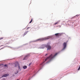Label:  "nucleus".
<instances>
[{"instance_id":"obj_9","label":"nucleus","mask_w":80,"mask_h":80,"mask_svg":"<svg viewBox=\"0 0 80 80\" xmlns=\"http://www.w3.org/2000/svg\"><path fill=\"white\" fill-rule=\"evenodd\" d=\"M59 34H60V33H56V34H55V35H56V36L57 37V36H59V35H60Z\"/></svg>"},{"instance_id":"obj_15","label":"nucleus","mask_w":80,"mask_h":80,"mask_svg":"<svg viewBox=\"0 0 80 80\" xmlns=\"http://www.w3.org/2000/svg\"><path fill=\"white\" fill-rule=\"evenodd\" d=\"M32 64V62H31V63H30L29 64V66H30V65H31Z\"/></svg>"},{"instance_id":"obj_17","label":"nucleus","mask_w":80,"mask_h":80,"mask_svg":"<svg viewBox=\"0 0 80 80\" xmlns=\"http://www.w3.org/2000/svg\"><path fill=\"white\" fill-rule=\"evenodd\" d=\"M30 28V27H28V28H27V30H28V28Z\"/></svg>"},{"instance_id":"obj_20","label":"nucleus","mask_w":80,"mask_h":80,"mask_svg":"<svg viewBox=\"0 0 80 80\" xmlns=\"http://www.w3.org/2000/svg\"><path fill=\"white\" fill-rule=\"evenodd\" d=\"M2 80H5V79H3Z\"/></svg>"},{"instance_id":"obj_1","label":"nucleus","mask_w":80,"mask_h":80,"mask_svg":"<svg viewBox=\"0 0 80 80\" xmlns=\"http://www.w3.org/2000/svg\"><path fill=\"white\" fill-rule=\"evenodd\" d=\"M58 53H55V54L53 56L52 54H51V55L49 56L46 58V59L45 60V61H47V60L49 59V60H52V59H53V58H55L57 54H58Z\"/></svg>"},{"instance_id":"obj_16","label":"nucleus","mask_w":80,"mask_h":80,"mask_svg":"<svg viewBox=\"0 0 80 80\" xmlns=\"http://www.w3.org/2000/svg\"><path fill=\"white\" fill-rule=\"evenodd\" d=\"M4 67H6L7 66V67H8V66H7V65H5L4 66Z\"/></svg>"},{"instance_id":"obj_10","label":"nucleus","mask_w":80,"mask_h":80,"mask_svg":"<svg viewBox=\"0 0 80 80\" xmlns=\"http://www.w3.org/2000/svg\"><path fill=\"white\" fill-rule=\"evenodd\" d=\"M18 73V70H16V71L15 72V74H17Z\"/></svg>"},{"instance_id":"obj_22","label":"nucleus","mask_w":80,"mask_h":80,"mask_svg":"<svg viewBox=\"0 0 80 80\" xmlns=\"http://www.w3.org/2000/svg\"><path fill=\"white\" fill-rule=\"evenodd\" d=\"M1 46H3V45H2Z\"/></svg>"},{"instance_id":"obj_3","label":"nucleus","mask_w":80,"mask_h":80,"mask_svg":"<svg viewBox=\"0 0 80 80\" xmlns=\"http://www.w3.org/2000/svg\"><path fill=\"white\" fill-rule=\"evenodd\" d=\"M30 57V55L29 54H28L27 55L25 56L24 58L23 59V60H27L28 57Z\"/></svg>"},{"instance_id":"obj_21","label":"nucleus","mask_w":80,"mask_h":80,"mask_svg":"<svg viewBox=\"0 0 80 80\" xmlns=\"http://www.w3.org/2000/svg\"><path fill=\"white\" fill-rule=\"evenodd\" d=\"M46 55H47V54H46L45 55V56H46Z\"/></svg>"},{"instance_id":"obj_5","label":"nucleus","mask_w":80,"mask_h":80,"mask_svg":"<svg viewBox=\"0 0 80 80\" xmlns=\"http://www.w3.org/2000/svg\"><path fill=\"white\" fill-rule=\"evenodd\" d=\"M47 48V50H50L51 49V46L49 45H47L46 46Z\"/></svg>"},{"instance_id":"obj_7","label":"nucleus","mask_w":80,"mask_h":80,"mask_svg":"<svg viewBox=\"0 0 80 80\" xmlns=\"http://www.w3.org/2000/svg\"><path fill=\"white\" fill-rule=\"evenodd\" d=\"M60 21L59 20L57 22L54 24V25H56V24H57V23H60Z\"/></svg>"},{"instance_id":"obj_13","label":"nucleus","mask_w":80,"mask_h":80,"mask_svg":"<svg viewBox=\"0 0 80 80\" xmlns=\"http://www.w3.org/2000/svg\"><path fill=\"white\" fill-rule=\"evenodd\" d=\"M3 37H2L0 38V40H2V39H3Z\"/></svg>"},{"instance_id":"obj_8","label":"nucleus","mask_w":80,"mask_h":80,"mask_svg":"<svg viewBox=\"0 0 80 80\" xmlns=\"http://www.w3.org/2000/svg\"><path fill=\"white\" fill-rule=\"evenodd\" d=\"M23 68L24 69H26V68H27V66H24L23 67Z\"/></svg>"},{"instance_id":"obj_11","label":"nucleus","mask_w":80,"mask_h":80,"mask_svg":"<svg viewBox=\"0 0 80 80\" xmlns=\"http://www.w3.org/2000/svg\"><path fill=\"white\" fill-rule=\"evenodd\" d=\"M32 21H33V18H32L30 22H29V23H31V22H32Z\"/></svg>"},{"instance_id":"obj_6","label":"nucleus","mask_w":80,"mask_h":80,"mask_svg":"<svg viewBox=\"0 0 80 80\" xmlns=\"http://www.w3.org/2000/svg\"><path fill=\"white\" fill-rule=\"evenodd\" d=\"M9 75V74H6L3 75L2 77H7V76H8Z\"/></svg>"},{"instance_id":"obj_23","label":"nucleus","mask_w":80,"mask_h":80,"mask_svg":"<svg viewBox=\"0 0 80 80\" xmlns=\"http://www.w3.org/2000/svg\"><path fill=\"white\" fill-rule=\"evenodd\" d=\"M15 67H17V66H16V65H15Z\"/></svg>"},{"instance_id":"obj_4","label":"nucleus","mask_w":80,"mask_h":80,"mask_svg":"<svg viewBox=\"0 0 80 80\" xmlns=\"http://www.w3.org/2000/svg\"><path fill=\"white\" fill-rule=\"evenodd\" d=\"M63 50H64L66 48L67 46V43L64 42L63 44Z\"/></svg>"},{"instance_id":"obj_18","label":"nucleus","mask_w":80,"mask_h":80,"mask_svg":"<svg viewBox=\"0 0 80 80\" xmlns=\"http://www.w3.org/2000/svg\"><path fill=\"white\" fill-rule=\"evenodd\" d=\"M2 65H3V64H0V66H2Z\"/></svg>"},{"instance_id":"obj_19","label":"nucleus","mask_w":80,"mask_h":80,"mask_svg":"<svg viewBox=\"0 0 80 80\" xmlns=\"http://www.w3.org/2000/svg\"><path fill=\"white\" fill-rule=\"evenodd\" d=\"M18 68H19V69H20V66L19 65H18Z\"/></svg>"},{"instance_id":"obj_12","label":"nucleus","mask_w":80,"mask_h":80,"mask_svg":"<svg viewBox=\"0 0 80 80\" xmlns=\"http://www.w3.org/2000/svg\"><path fill=\"white\" fill-rule=\"evenodd\" d=\"M27 32H25V33H24V35H26V34H27Z\"/></svg>"},{"instance_id":"obj_14","label":"nucleus","mask_w":80,"mask_h":80,"mask_svg":"<svg viewBox=\"0 0 80 80\" xmlns=\"http://www.w3.org/2000/svg\"><path fill=\"white\" fill-rule=\"evenodd\" d=\"M80 70V65L79 67V68H78V70Z\"/></svg>"},{"instance_id":"obj_2","label":"nucleus","mask_w":80,"mask_h":80,"mask_svg":"<svg viewBox=\"0 0 80 80\" xmlns=\"http://www.w3.org/2000/svg\"><path fill=\"white\" fill-rule=\"evenodd\" d=\"M51 37L50 36H48V37L44 38H42L41 39H38V40H40V41H42L43 40H47L48 39H49Z\"/></svg>"}]
</instances>
